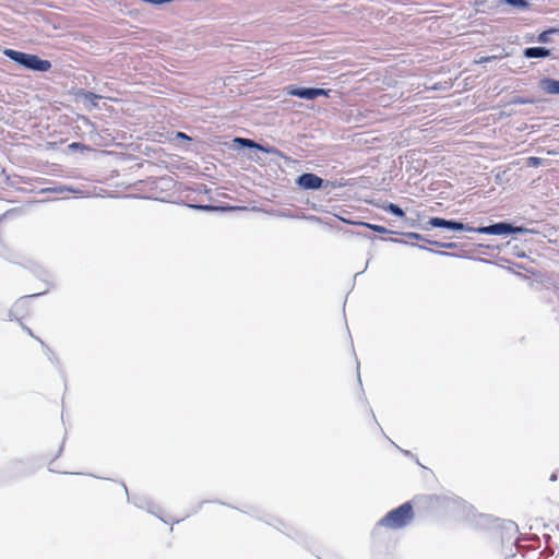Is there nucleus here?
I'll return each mask as SVG.
<instances>
[{
	"label": "nucleus",
	"instance_id": "20e7f679",
	"mask_svg": "<svg viewBox=\"0 0 559 559\" xmlns=\"http://www.w3.org/2000/svg\"><path fill=\"white\" fill-rule=\"evenodd\" d=\"M497 527L500 530L499 534L501 536L502 543H510L512 545H515L518 542L516 534L521 535V534H523L522 530L531 531L534 526L515 525V526H497Z\"/></svg>",
	"mask_w": 559,
	"mask_h": 559
},
{
	"label": "nucleus",
	"instance_id": "0eeeda50",
	"mask_svg": "<svg viewBox=\"0 0 559 559\" xmlns=\"http://www.w3.org/2000/svg\"><path fill=\"white\" fill-rule=\"evenodd\" d=\"M22 217L23 211L20 209H11L0 216V225L7 226L12 223H17L22 219Z\"/></svg>",
	"mask_w": 559,
	"mask_h": 559
},
{
	"label": "nucleus",
	"instance_id": "aec40b11",
	"mask_svg": "<svg viewBox=\"0 0 559 559\" xmlns=\"http://www.w3.org/2000/svg\"><path fill=\"white\" fill-rule=\"evenodd\" d=\"M176 138H177V139L187 140V141H190V140H191V138H190V136H188V135H187L186 133H183V132H177Z\"/></svg>",
	"mask_w": 559,
	"mask_h": 559
},
{
	"label": "nucleus",
	"instance_id": "9b49d317",
	"mask_svg": "<svg viewBox=\"0 0 559 559\" xmlns=\"http://www.w3.org/2000/svg\"><path fill=\"white\" fill-rule=\"evenodd\" d=\"M402 526H377L372 533L371 536L373 539H377L378 537L385 536L391 530L401 528Z\"/></svg>",
	"mask_w": 559,
	"mask_h": 559
},
{
	"label": "nucleus",
	"instance_id": "4468645a",
	"mask_svg": "<svg viewBox=\"0 0 559 559\" xmlns=\"http://www.w3.org/2000/svg\"><path fill=\"white\" fill-rule=\"evenodd\" d=\"M449 222L441 217H432L429 221L430 226L432 227H442V228H449Z\"/></svg>",
	"mask_w": 559,
	"mask_h": 559
},
{
	"label": "nucleus",
	"instance_id": "4be33fe9",
	"mask_svg": "<svg viewBox=\"0 0 559 559\" xmlns=\"http://www.w3.org/2000/svg\"><path fill=\"white\" fill-rule=\"evenodd\" d=\"M539 41H546V33H543V34L539 36Z\"/></svg>",
	"mask_w": 559,
	"mask_h": 559
},
{
	"label": "nucleus",
	"instance_id": "423d86ee",
	"mask_svg": "<svg viewBox=\"0 0 559 559\" xmlns=\"http://www.w3.org/2000/svg\"><path fill=\"white\" fill-rule=\"evenodd\" d=\"M476 231L486 235H503L511 234L515 231V229L508 223H497L489 226L476 228Z\"/></svg>",
	"mask_w": 559,
	"mask_h": 559
},
{
	"label": "nucleus",
	"instance_id": "412c9836",
	"mask_svg": "<svg viewBox=\"0 0 559 559\" xmlns=\"http://www.w3.org/2000/svg\"><path fill=\"white\" fill-rule=\"evenodd\" d=\"M23 328H24V330L27 332V334H28L29 336H32V337L36 338L38 342H40V343L43 344V342H41L38 337H36V336L33 334V332H32V330H31L29 328H27V326H23Z\"/></svg>",
	"mask_w": 559,
	"mask_h": 559
},
{
	"label": "nucleus",
	"instance_id": "6e6552de",
	"mask_svg": "<svg viewBox=\"0 0 559 559\" xmlns=\"http://www.w3.org/2000/svg\"><path fill=\"white\" fill-rule=\"evenodd\" d=\"M539 86L545 94L559 95V81L550 78H544L539 82Z\"/></svg>",
	"mask_w": 559,
	"mask_h": 559
},
{
	"label": "nucleus",
	"instance_id": "f257e3e1",
	"mask_svg": "<svg viewBox=\"0 0 559 559\" xmlns=\"http://www.w3.org/2000/svg\"><path fill=\"white\" fill-rule=\"evenodd\" d=\"M3 53L11 60L33 71L47 72L51 69V62L49 60L40 59L36 55L25 53L10 48H5Z\"/></svg>",
	"mask_w": 559,
	"mask_h": 559
},
{
	"label": "nucleus",
	"instance_id": "5701e85b",
	"mask_svg": "<svg viewBox=\"0 0 559 559\" xmlns=\"http://www.w3.org/2000/svg\"><path fill=\"white\" fill-rule=\"evenodd\" d=\"M87 97H91V98H99V96H98V95H95V94H93V93H88V94H87Z\"/></svg>",
	"mask_w": 559,
	"mask_h": 559
},
{
	"label": "nucleus",
	"instance_id": "f8f14e48",
	"mask_svg": "<svg viewBox=\"0 0 559 559\" xmlns=\"http://www.w3.org/2000/svg\"><path fill=\"white\" fill-rule=\"evenodd\" d=\"M449 229H454V230H467V231H476V228H473V227L466 226V225H464L463 223L454 222V221H450V222H449Z\"/></svg>",
	"mask_w": 559,
	"mask_h": 559
},
{
	"label": "nucleus",
	"instance_id": "a211bd4d",
	"mask_svg": "<svg viewBox=\"0 0 559 559\" xmlns=\"http://www.w3.org/2000/svg\"><path fill=\"white\" fill-rule=\"evenodd\" d=\"M504 2L514 5V7H526L527 2L525 0H504Z\"/></svg>",
	"mask_w": 559,
	"mask_h": 559
},
{
	"label": "nucleus",
	"instance_id": "f03ea898",
	"mask_svg": "<svg viewBox=\"0 0 559 559\" xmlns=\"http://www.w3.org/2000/svg\"><path fill=\"white\" fill-rule=\"evenodd\" d=\"M413 519V506L411 502H405L399 508L390 511L382 518L379 524H406Z\"/></svg>",
	"mask_w": 559,
	"mask_h": 559
},
{
	"label": "nucleus",
	"instance_id": "f3484780",
	"mask_svg": "<svg viewBox=\"0 0 559 559\" xmlns=\"http://www.w3.org/2000/svg\"><path fill=\"white\" fill-rule=\"evenodd\" d=\"M543 159L540 157L531 156L526 159L527 166L538 167L542 165Z\"/></svg>",
	"mask_w": 559,
	"mask_h": 559
},
{
	"label": "nucleus",
	"instance_id": "7ed1b4c3",
	"mask_svg": "<svg viewBox=\"0 0 559 559\" xmlns=\"http://www.w3.org/2000/svg\"><path fill=\"white\" fill-rule=\"evenodd\" d=\"M286 93L290 96H297L305 99H314L319 96H328V91L323 88H304L296 86L286 87Z\"/></svg>",
	"mask_w": 559,
	"mask_h": 559
},
{
	"label": "nucleus",
	"instance_id": "393cba45",
	"mask_svg": "<svg viewBox=\"0 0 559 559\" xmlns=\"http://www.w3.org/2000/svg\"><path fill=\"white\" fill-rule=\"evenodd\" d=\"M555 527H556V530H558V531H559V525H556Z\"/></svg>",
	"mask_w": 559,
	"mask_h": 559
},
{
	"label": "nucleus",
	"instance_id": "1a4fd4ad",
	"mask_svg": "<svg viewBox=\"0 0 559 559\" xmlns=\"http://www.w3.org/2000/svg\"><path fill=\"white\" fill-rule=\"evenodd\" d=\"M523 53L526 58H545L550 56V50L545 47H528Z\"/></svg>",
	"mask_w": 559,
	"mask_h": 559
},
{
	"label": "nucleus",
	"instance_id": "6ab92c4d",
	"mask_svg": "<svg viewBox=\"0 0 559 559\" xmlns=\"http://www.w3.org/2000/svg\"><path fill=\"white\" fill-rule=\"evenodd\" d=\"M493 59H496V56L483 57V58H480L477 62H478V63H484V62L491 61V60H493Z\"/></svg>",
	"mask_w": 559,
	"mask_h": 559
},
{
	"label": "nucleus",
	"instance_id": "39448f33",
	"mask_svg": "<svg viewBox=\"0 0 559 559\" xmlns=\"http://www.w3.org/2000/svg\"><path fill=\"white\" fill-rule=\"evenodd\" d=\"M297 183L304 189L316 190L322 187L323 179L314 174L307 173L297 178Z\"/></svg>",
	"mask_w": 559,
	"mask_h": 559
},
{
	"label": "nucleus",
	"instance_id": "9d476101",
	"mask_svg": "<svg viewBox=\"0 0 559 559\" xmlns=\"http://www.w3.org/2000/svg\"><path fill=\"white\" fill-rule=\"evenodd\" d=\"M235 142L240 144L241 146H245V147L257 148V150H260V151L267 152V150H265L263 146H261L260 144L255 143L254 141H252L250 139L236 138Z\"/></svg>",
	"mask_w": 559,
	"mask_h": 559
},
{
	"label": "nucleus",
	"instance_id": "b1692460",
	"mask_svg": "<svg viewBox=\"0 0 559 559\" xmlns=\"http://www.w3.org/2000/svg\"><path fill=\"white\" fill-rule=\"evenodd\" d=\"M453 246H454L453 243L447 245L448 248H452Z\"/></svg>",
	"mask_w": 559,
	"mask_h": 559
},
{
	"label": "nucleus",
	"instance_id": "ddd939ff",
	"mask_svg": "<svg viewBox=\"0 0 559 559\" xmlns=\"http://www.w3.org/2000/svg\"><path fill=\"white\" fill-rule=\"evenodd\" d=\"M383 209L386 211V212H390L396 216H400V217H403L405 215L404 211L397 206L396 204L394 203H389L388 205H384Z\"/></svg>",
	"mask_w": 559,
	"mask_h": 559
},
{
	"label": "nucleus",
	"instance_id": "2eb2a0df",
	"mask_svg": "<svg viewBox=\"0 0 559 559\" xmlns=\"http://www.w3.org/2000/svg\"><path fill=\"white\" fill-rule=\"evenodd\" d=\"M68 150L69 151H81V152H84V151H91V147L88 145H85V144H82V143H79V142H73L70 145H68Z\"/></svg>",
	"mask_w": 559,
	"mask_h": 559
},
{
	"label": "nucleus",
	"instance_id": "dca6fc26",
	"mask_svg": "<svg viewBox=\"0 0 559 559\" xmlns=\"http://www.w3.org/2000/svg\"><path fill=\"white\" fill-rule=\"evenodd\" d=\"M362 225H365L367 228H369L373 231L380 233V234L388 233V229L380 225H373V224H368V223H362Z\"/></svg>",
	"mask_w": 559,
	"mask_h": 559
}]
</instances>
